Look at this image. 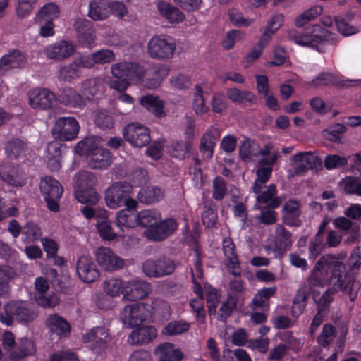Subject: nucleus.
<instances>
[{"label":"nucleus","instance_id":"393cba45","mask_svg":"<svg viewBox=\"0 0 361 361\" xmlns=\"http://www.w3.org/2000/svg\"><path fill=\"white\" fill-rule=\"evenodd\" d=\"M157 336V329L152 326L138 327L132 331L128 341L133 345H142L150 343Z\"/></svg>","mask_w":361,"mask_h":361},{"label":"nucleus","instance_id":"f03ea898","mask_svg":"<svg viewBox=\"0 0 361 361\" xmlns=\"http://www.w3.org/2000/svg\"><path fill=\"white\" fill-rule=\"evenodd\" d=\"M39 312L34 305L25 301H11L4 306V311L0 312V322L7 326H11L13 321L27 326L35 320Z\"/></svg>","mask_w":361,"mask_h":361},{"label":"nucleus","instance_id":"2f4dec72","mask_svg":"<svg viewBox=\"0 0 361 361\" xmlns=\"http://www.w3.org/2000/svg\"><path fill=\"white\" fill-rule=\"evenodd\" d=\"M164 195V191L158 187H146L140 190L137 198L141 203L150 204L161 200Z\"/></svg>","mask_w":361,"mask_h":361},{"label":"nucleus","instance_id":"6e6552de","mask_svg":"<svg viewBox=\"0 0 361 361\" xmlns=\"http://www.w3.org/2000/svg\"><path fill=\"white\" fill-rule=\"evenodd\" d=\"M39 188L48 209L54 212H58L59 210V200L63 191L60 183L51 176H46L42 178Z\"/></svg>","mask_w":361,"mask_h":361},{"label":"nucleus","instance_id":"c756f323","mask_svg":"<svg viewBox=\"0 0 361 361\" xmlns=\"http://www.w3.org/2000/svg\"><path fill=\"white\" fill-rule=\"evenodd\" d=\"M140 104L148 111L158 118H161L165 115L164 111V102L159 99L158 97L152 94H147L140 99Z\"/></svg>","mask_w":361,"mask_h":361},{"label":"nucleus","instance_id":"4468645a","mask_svg":"<svg viewBox=\"0 0 361 361\" xmlns=\"http://www.w3.org/2000/svg\"><path fill=\"white\" fill-rule=\"evenodd\" d=\"M148 54L152 58L166 59L173 56L176 50V44L171 39L153 37L147 44Z\"/></svg>","mask_w":361,"mask_h":361},{"label":"nucleus","instance_id":"0eeeda50","mask_svg":"<svg viewBox=\"0 0 361 361\" xmlns=\"http://www.w3.org/2000/svg\"><path fill=\"white\" fill-rule=\"evenodd\" d=\"M152 306L144 303H133L126 305L121 319L123 323L130 328L138 326L152 317Z\"/></svg>","mask_w":361,"mask_h":361},{"label":"nucleus","instance_id":"603ef678","mask_svg":"<svg viewBox=\"0 0 361 361\" xmlns=\"http://www.w3.org/2000/svg\"><path fill=\"white\" fill-rule=\"evenodd\" d=\"M195 92L193 95L192 108L198 116H202L209 111V107L205 105L204 99L202 96V88L200 85H196Z\"/></svg>","mask_w":361,"mask_h":361},{"label":"nucleus","instance_id":"cd10ccee","mask_svg":"<svg viewBox=\"0 0 361 361\" xmlns=\"http://www.w3.org/2000/svg\"><path fill=\"white\" fill-rule=\"evenodd\" d=\"M155 353L159 355V361H181L183 358V352L173 343L168 342L159 344Z\"/></svg>","mask_w":361,"mask_h":361},{"label":"nucleus","instance_id":"6e6d98bb","mask_svg":"<svg viewBox=\"0 0 361 361\" xmlns=\"http://www.w3.org/2000/svg\"><path fill=\"white\" fill-rule=\"evenodd\" d=\"M126 281L119 279H111L106 281L104 284V289L106 293L112 297L118 296L120 294L123 295V289Z\"/></svg>","mask_w":361,"mask_h":361},{"label":"nucleus","instance_id":"423d86ee","mask_svg":"<svg viewBox=\"0 0 361 361\" xmlns=\"http://www.w3.org/2000/svg\"><path fill=\"white\" fill-rule=\"evenodd\" d=\"M80 212L85 219L97 220L96 227L102 239L111 240L117 236L118 233L109 219V212L104 208L84 206Z\"/></svg>","mask_w":361,"mask_h":361},{"label":"nucleus","instance_id":"ea45409f","mask_svg":"<svg viewBox=\"0 0 361 361\" xmlns=\"http://www.w3.org/2000/svg\"><path fill=\"white\" fill-rule=\"evenodd\" d=\"M227 97L236 103L248 102L252 104L256 100L255 95L250 91H241L238 88H229L226 92Z\"/></svg>","mask_w":361,"mask_h":361},{"label":"nucleus","instance_id":"a18cd8bd","mask_svg":"<svg viewBox=\"0 0 361 361\" xmlns=\"http://www.w3.org/2000/svg\"><path fill=\"white\" fill-rule=\"evenodd\" d=\"M336 329L331 324H325L317 338V343L323 348H327L336 336Z\"/></svg>","mask_w":361,"mask_h":361},{"label":"nucleus","instance_id":"69168bd1","mask_svg":"<svg viewBox=\"0 0 361 361\" xmlns=\"http://www.w3.org/2000/svg\"><path fill=\"white\" fill-rule=\"evenodd\" d=\"M343 182L344 190L347 194H356L361 196V182L358 178L348 177Z\"/></svg>","mask_w":361,"mask_h":361},{"label":"nucleus","instance_id":"bf43d9fd","mask_svg":"<svg viewBox=\"0 0 361 361\" xmlns=\"http://www.w3.org/2000/svg\"><path fill=\"white\" fill-rule=\"evenodd\" d=\"M0 176L1 179L10 185H18L17 173L14 167L11 165H5L1 168Z\"/></svg>","mask_w":361,"mask_h":361},{"label":"nucleus","instance_id":"aec40b11","mask_svg":"<svg viewBox=\"0 0 361 361\" xmlns=\"http://www.w3.org/2000/svg\"><path fill=\"white\" fill-rule=\"evenodd\" d=\"M27 63L25 54L18 49H13L0 59V75H4L11 69L23 68Z\"/></svg>","mask_w":361,"mask_h":361},{"label":"nucleus","instance_id":"6ab92c4d","mask_svg":"<svg viewBox=\"0 0 361 361\" xmlns=\"http://www.w3.org/2000/svg\"><path fill=\"white\" fill-rule=\"evenodd\" d=\"M95 257L98 264L109 271L118 270L125 264L124 260L116 255L112 250H97Z\"/></svg>","mask_w":361,"mask_h":361},{"label":"nucleus","instance_id":"1a4fd4ad","mask_svg":"<svg viewBox=\"0 0 361 361\" xmlns=\"http://www.w3.org/2000/svg\"><path fill=\"white\" fill-rule=\"evenodd\" d=\"M85 343H90V350L99 355L106 351L111 341L109 330L104 326L92 327L82 336Z\"/></svg>","mask_w":361,"mask_h":361},{"label":"nucleus","instance_id":"20e7f679","mask_svg":"<svg viewBox=\"0 0 361 361\" xmlns=\"http://www.w3.org/2000/svg\"><path fill=\"white\" fill-rule=\"evenodd\" d=\"M74 181L77 188L75 192L76 200L85 206L96 205L100 200V195L95 190L97 176L90 171H81L75 175Z\"/></svg>","mask_w":361,"mask_h":361},{"label":"nucleus","instance_id":"a878e982","mask_svg":"<svg viewBox=\"0 0 361 361\" xmlns=\"http://www.w3.org/2000/svg\"><path fill=\"white\" fill-rule=\"evenodd\" d=\"M111 15L109 2L107 0H92L89 3L87 16L94 21H102Z\"/></svg>","mask_w":361,"mask_h":361},{"label":"nucleus","instance_id":"37998d69","mask_svg":"<svg viewBox=\"0 0 361 361\" xmlns=\"http://www.w3.org/2000/svg\"><path fill=\"white\" fill-rule=\"evenodd\" d=\"M94 123L97 127L103 130H108L114 128V121L112 115L105 109L94 112Z\"/></svg>","mask_w":361,"mask_h":361},{"label":"nucleus","instance_id":"39448f33","mask_svg":"<svg viewBox=\"0 0 361 361\" xmlns=\"http://www.w3.org/2000/svg\"><path fill=\"white\" fill-rule=\"evenodd\" d=\"M132 192L131 184L126 181L115 182L105 190L106 204L111 209H116L123 205L130 209H135L137 202L131 197Z\"/></svg>","mask_w":361,"mask_h":361},{"label":"nucleus","instance_id":"4d7b16f0","mask_svg":"<svg viewBox=\"0 0 361 361\" xmlns=\"http://www.w3.org/2000/svg\"><path fill=\"white\" fill-rule=\"evenodd\" d=\"M202 218V223L207 228L214 227L217 221V214L215 205L212 203L205 204Z\"/></svg>","mask_w":361,"mask_h":361},{"label":"nucleus","instance_id":"680f3d73","mask_svg":"<svg viewBox=\"0 0 361 361\" xmlns=\"http://www.w3.org/2000/svg\"><path fill=\"white\" fill-rule=\"evenodd\" d=\"M36 302L43 307H53L58 304V299L53 293L52 295L47 293H35Z\"/></svg>","mask_w":361,"mask_h":361},{"label":"nucleus","instance_id":"9d476101","mask_svg":"<svg viewBox=\"0 0 361 361\" xmlns=\"http://www.w3.org/2000/svg\"><path fill=\"white\" fill-rule=\"evenodd\" d=\"M287 39L290 41H293L295 43L307 46L312 48H317V43L319 42L329 41L330 42L336 44L338 42V37L336 34H333L330 31L323 29L321 32V35H301L298 32L295 30H290L286 36Z\"/></svg>","mask_w":361,"mask_h":361},{"label":"nucleus","instance_id":"9b49d317","mask_svg":"<svg viewBox=\"0 0 361 361\" xmlns=\"http://www.w3.org/2000/svg\"><path fill=\"white\" fill-rule=\"evenodd\" d=\"M175 268L174 261L166 257L147 259L142 264V271L148 277L159 278L169 275Z\"/></svg>","mask_w":361,"mask_h":361},{"label":"nucleus","instance_id":"f704fd0d","mask_svg":"<svg viewBox=\"0 0 361 361\" xmlns=\"http://www.w3.org/2000/svg\"><path fill=\"white\" fill-rule=\"evenodd\" d=\"M294 162L302 161L309 169H318L322 166V159L312 152H299L292 157Z\"/></svg>","mask_w":361,"mask_h":361},{"label":"nucleus","instance_id":"052dcab7","mask_svg":"<svg viewBox=\"0 0 361 361\" xmlns=\"http://www.w3.org/2000/svg\"><path fill=\"white\" fill-rule=\"evenodd\" d=\"M200 238V229L197 223L192 227V229L185 234L183 239V245L188 247H194L198 248L200 245L199 244Z\"/></svg>","mask_w":361,"mask_h":361},{"label":"nucleus","instance_id":"774afa93","mask_svg":"<svg viewBox=\"0 0 361 361\" xmlns=\"http://www.w3.org/2000/svg\"><path fill=\"white\" fill-rule=\"evenodd\" d=\"M207 355L211 361H221L220 350L218 348L216 341L209 338L207 341Z\"/></svg>","mask_w":361,"mask_h":361},{"label":"nucleus","instance_id":"4c0bfd02","mask_svg":"<svg viewBox=\"0 0 361 361\" xmlns=\"http://www.w3.org/2000/svg\"><path fill=\"white\" fill-rule=\"evenodd\" d=\"M192 142L190 140L173 141L170 145L169 152L171 156L180 159H185L189 157Z\"/></svg>","mask_w":361,"mask_h":361},{"label":"nucleus","instance_id":"a19ab883","mask_svg":"<svg viewBox=\"0 0 361 361\" xmlns=\"http://www.w3.org/2000/svg\"><path fill=\"white\" fill-rule=\"evenodd\" d=\"M190 324L184 320H173L169 322L162 329V334L166 336H176L187 332Z\"/></svg>","mask_w":361,"mask_h":361},{"label":"nucleus","instance_id":"2eb2a0df","mask_svg":"<svg viewBox=\"0 0 361 361\" xmlns=\"http://www.w3.org/2000/svg\"><path fill=\"white\" fill-rule=\"evenodd\" d=\"M76 273L79 279L85 283L96 281L100 271L93 259L88 256H80L76 262Z\"/></svg>","mask_w":361,"mask_h":361},{"label":"nucleus","instance_id":"8fccbe9b","mask_svg":"<svg viewBox=\"0 0 361 361\" xmlns=\"http://www.w3.org/2000/svg\"><path fill=\"white\" fill-rule=\"evenodd\" d=\"M47 152L49 155L47 159V166L52 171H58L60 167V161L58 157L60 155L59 144L56 142L49 143Z\"/></svg>","mask_w":361,"mask_h":361},{"label":"nucleus","instance_id":"3c124183","mask_svg":"<svg viewBox=\"0 0 361 361\" xmlns=\"http://www.w3.org/2000/svg\"><path fill=\"white\" fill-rule=\"evenodd\" d=\"M322 6L318 5L314 6L298 16L295 20V25L298 27H301L307 24L309 21H311L319 16L322 13Z\"/></svg>","mask_w":361,"mask_h":361},{"label":"nucleus","instance_id":"5701e85b","mask_svg":"<svg viewBox=\"0 0 361 361\" xmlns=\"http://www.w3.org/2000/svg\"><path fill=\"white\" fill-rule=\"evenodd\" d=\"M75 51L71 43L66 41H61L58 43L48 46L45 49V54L47 58L54 60H62L71 56Z\"/></svg>","mask_w":361,"mask_h":361},{"label":"nucleus","instance_id":"49530a36","mask_svg":"<svg viewBox=\"0 0 361 361\" xmlns=\"http://www.w3.org/2000/svg\"><path fill=\"white\" fill-rule=\"evenodd\" d=\"M276 234L275 248H288L292 246V234L283 226H276Z\"/></svg>","mask_w":361,"mask_h":361},{"label":"nucleus","instance_id":"09e8293b","mask_svg":"<svg viewBox=\"0 0 361 361\" xmlns=\"http://www.w3.org/2000/svg\"><path fill=\"white\" fill-rule=\"evenodd\" d=\"M59 13V8L55 3H49L44 5L38 12L36 20L40 24L43 20H51L58 17Z\"/></svg>","mask_w":361,"mask_h":361},{"label":"nucleus","instance_id":"f8f14e48","mask_svg":"<svg viewBox=\"0 0 361 361\" xmlns=\"http://www.w3.org/2000/svg\"><path fill=\"white\" fill-rule=\"evenodd\" d=\"M79 129V124L75 118L61 117L56 121L51 133L56 139L68 141L77 137Z\"/></svg>","mask_w":361,"mask_h":361},{"label":"nucleus","instance_id":"b1692460","mask_svg":"<svg viewBox=\"0 0 361 361\" xmlns=\"http://www.w3.org/2000/svg\"><path fill=\"white\" fill-rule=\"evenodd\" d=\"M220 137V133L216 128L209 129L201 138L200 152L204 159H211L214 148Z\"/></svg>","mask_w":361,"mask_h":361},{"label":"nucleus","instance_id":"c85d7f7f","mask_svg":"<svg viewBox=\"0 0 361 361\" xmlns=\"http://www.w3.org/2000/svg\"><path fill=\"white\" fill-rule=\"evenodd\" d=\"M59 99L61 103L74 108H82L85 105V100L82 95L68 87L61 90Z\"/></svg>","mask_w":361,"mask_h":361},{"label":"nucleus","instance_id":"c03bdc74","mask_svg":"<svg viewBox=\"0 0 361 361\" xmlns=\"http://www.w3.org/2000/svg\"><path fill=\"white\" fill-rule=\"evenodd\" d=\"M257 148H259V145L257 142L244 137L239 148V154L242 160L247 161L252 156L257 157Z\"/></svg>","mask_w":361,"mask_h":361},{"label":"nucleus","instance_id":"ddd939ff","mask_svg":"<svg viewBox=\"0 0 361 361\" xmlns=\"http://www.w3.org/2000/svg\"><path fill=\"white\" fill-rule=\"evenodd\" d=\"M123 135L130 145L140 148L147 145L151 140L149 129L138 123L126 126L123 130Z\"/></svg>","mask_w":361,"mask_h":361},{"label":"nucleus","instance_id":"58836bf2","mask_svg":"<svg viewBox=\"0 0 361 361\" xmlns=\"http://www.w3.org/2000/svg\"><path fill=\"white\" fill-rule=\"evenodd\" d=\"M138 226L142 227H149V228L157 224L160 219L159 212L153 209L142 210L137 213Z\"/></svg>","mask_w":361,"mask_h":361},{"label":"nucleus","instance_id":"13d9d810","mask_svg":"<svg viewBox=\"0 0 361 361\" xmlns=\"http://www.w3.org/2000/svg\"><path fill=\"white\" fill-rule=\"evenodd\" d=\"M212 197L216 200H221L227 192L226 181L221 177L218 176L213 180Z\"/></svg>","mask_w":361,"mask_h":361},{"label":"nucleus","instance_id":"5fc2aeb1","mask_svg":"<svg viewBox=\"0 0 361 361\" xmlns=\"http://www.w3.org/2000/svg\"><path fill=\"white\" fill-rule=\"evenodd\" d=\"M27 149L26 144L18 138H15L6 142L5 151L8 157L17 158Z\"/></svg>","mask_w":361,"mask_h":361},{"label":"nucleus","instance_id":"72a5a7b5","mask_svg":"<svg viewBox=\"0 0 361 361\" xmlns=\"http://www.w3.org/2000/svg\"><path fill=\"white\" fill-rule=\"evenodd\" d=\"M35 353L34 343L27 338H23L17 348L11 353V359L12 361H20L26 357L32 355Z\"/></svg>","mask_w":361,"mask_h":361},{"label":"nucleus","instance_id":"7c9ffc66","mask_svg":"<svg viewBox=\"0 0 361 361\" xmlns=\"http://www.w3.org/2000/svg\"><path fill=\"white\" fill-rule=\"evenodd\" d=\"M158 9L161 15L171 23H178L185 18L184 14L178 8L165 1L158 4Z\"/></svg>","mask_w":361,"mask_h":361},{"label":"nucleus","instance_id":"bb28decb","mask_svg":"<svg viewBox=\"0 0 361 361\" xmlns=\"http://www.w3.org/2000/svg\"><path fill=\"white\" fill-rule=\"evenodd\" d=\"M358 80H341L340 76L332 73L325 72L318 75L316 79L312 80L316 86L319 85H332L339 87H348L354 86Z\"/></svg>","mask_w":361,"mask_h":361},{"label":"nucleus","instance_id":"79ce46f5","mask_svg":"<svg viewBox=\"0 0 361 361\" xmlns=\"http://www.w3.org/2000/svg\"><path fill=\"white\" fill-rule=\"evenodd\" d=\"M238 301V295L234 293L228 294L227 299L223 302L219 309L218 315L219 319L224 320L228 318L236 308Z\"/></svg>","mask_w":361,"mask_h":361},{"label":"nucleus","instance_id":"c9c22d12","mask_svg":"<svg viewBox=\"0 0 361 361\" xmlns=\"http://www.w3.org/2000/svg\"><path fill=\"white\" fill-rule=\"evenodd\" d=\"M134 209L126 207V209L118 212L116 214L117 226H124L129 228L138 226L137 213Z\"/></svg>","mask_w":361,"mask_h":361},{"label":"nucleus","instance_id":"e2e57ef3","mask_svg":"<svg viewBox=\"0 0 361 361\" xmlns=\"http://www.w3.org/2000/svg\"><path fill=\"white\" fill-rule=\"evenodd\" d=\"M334 20L338 31L343 36L348 37L359 32L357 27L349 25L343 18H335Z\"/></svg>","mask_w":361,"mask_h":361},{"label":"nucleus","instance_id":"0e129e2a","mask_svg":"<svg viewBox=\"0 0 361 361\" xmlns=\"http://www.w3.org/2000/svg\"><path fill=\"white\" fill-rule=\"evenodd\" d=\"M95 64L104 65L115 61L114 53L109 49H101L93 53Z\"/></svg>","mask_w":361,"mask_h":361},{"label":"nucleus","instance_id":"f3484780","mask_svg":"<svg viewBox=\"0 0 361 361\" xmlns=\"http://www.w3.org/2000/svg\"><path fill=\"white\" fill-rule=\"evenodd\" d=\"M29 102L34 109H49L56 100L55 94L47 88H36L29 92Z\"/></svg>","mask_w":361,"mask_h":361},{"label":"nucleus","instance_id":"a211bd4d","mask_svg":"<svg viewBox=\"0 0 361 361\" xmlns=\"http://www.w3.org/2000/svg\"><path fill=\"white\" fill-rule=\"evenodd\" d=\"M123 288V298L131 301L144 299L152 291L151 284L142 280L126 281Z\"/></svg>","mask_w":361,"mask_h":361},{"label":"nucleus","instance_id":"412c9836","mask_svg":"<svg viewBox=\"0 0 361 361\" xmlns=\"http://www.w3.org/2000/svg\"><path fill=\"white\" fill-rule=\"evenodd\" d=\"M168 70L162 66H154L145 71L141 85L148 89H155L159 86L167 75Z\"/></svg>","mask_w":361,"mask_h":361},{"label":"nucleus","instance_id":"e433bc0d","mask_svg":"<svg viewBox=\"0 0 361 361\" xmlns=\"http://www.w3.org/2000/svg\"><path fill=\"white\" fill-rule=\"evenodd\" d=\"M283 18L282 14H276L273 16L259 40V44L262 47H265L271 38V36L281 27L283 22Z\"/></svg>","mask_w":361,"mask_h":361},{"label":"nucleus","instance_id":"de8ad7c7","mask_svg":"<svg viewBox=\"0 0 361 361\" xmlns=\"http://www.w3.org/2000/svg\"><path fill=\"white\" fill-rule=\"evenodd\" d=\"M81 75V71L77 66L74 61L67 66L60 68L58 73V79L61 81L67 82L75 80Z\"/></svg>","mask_w":361,"mask_h":361},{"label":"nucleus","instance_id":"4be33fe9","mask_svg":"<svg viewBox=\"0 0 361 361\" xmlns=\"http://www.w3.org/2000/svg\"><path fill=\"white\" fill-rule=\"evenodd\" d=\"M73 27L80 43L90 45L94 41V30L93 24L90 20L78 18L73 24Z\"/></svg>","mask_w":361,"mask_h":361},{"label":"nucleus","instance_id":"7ed1b4c3","mask_svg":"<svg viewBox=\"0 0 361 361\" xmlns=\"http://www.w3.org/2000/svg\"><path fill=\"white\" fill-rule=\"evenodd\" d=\"M79 155H86L88 166L92 169H106L112 163V154L106 148L98 146L94 139L87 137L75 146Z\"/></svg>","mask_w":361,"mask_h":361},{"label":"nucleus","instance_id":"338daca9","mask_svg":"<svg viewBox=\"0 0 361 361\" xmlns=\"http://www.w3.org/2000/svg\"><path fill=\"white\" fill-rule=\"evenodd\" d=\"M361 265V250H353L350 258L348 259L349 269L345 271L352 274L355 277V273L357 271Z\"/></svg>","mask_w":361,"mask_h":361},{"label":"nucleus","instance_id":"473e14b6","mask_svg":"<svg viewBox=\"0 0 361 361\" xmlns=\"http://www.w3.org/2000/svg\"><path fill=\"white\" fill-rule=\"evenodd\" d=\"M277 190L274 184H270L267 189L257 197L259 203L267 204V207L271 209L277 208L281 204V200L276 197Z\"/></svg>","mask_w":361,"mask_h":361},{"label":"nucleus","instance_id":"dca6fc26","mask_svg":"<svg viewBox=\"0 0 361 361\" xmlns=\"http://www.w3.org/2000/svg\"><path fill=\"white\" fill-rule=\"evenodd\" d=\"M44 325L51 337L56 336L59 338H66L71 331L69 322L56 313L49 314L44 320Z\"/></svg>","mask_w":361,"mask_h":361},{"label":"nucleus","instance_id":"f257e3e1","mask_svg":"<svg viewBox=\"0 0 361 361\" xmlns=\"http://www.w3.org/2000/svg\"><path fill=\"white\" fill-rule=\"evenodd\" d=\"M355 283V278L345 271V264L341 259L331 255L322 257L316 262L308 278L310 288L331 284L333 286L326 293L333 298L338 290L348 292L350 301H354L357 297Z\"/></svg>","mask_w":361,"mask_h":361},{"label":"nucleus","instance_id":"864d4df0","mask_svg":"<svg viewBox=\"0 0 361 361\" xmlns=\"http://www.w3.org/2000/svg\"><path fill=\"white\" fill-rule=\"evenodd\" d=\"M23 240L30 243L42 235V230L37 224L33 222H27L22 228Z\"/></svg>","mask_w":361,"mask_h":361}]
</instances>
